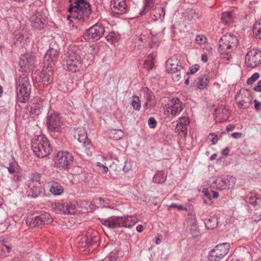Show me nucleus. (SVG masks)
Here are the masks:
<instances>
[{
  "instance_id": "45",
  "label": "nucleus",
  "mask_w": 261,
  "mask_h": 261,
  "mask_svg": "<svg viewBox=\"0 0 261 261\" xmlns=\"http://www.w3.org/2000/svg\"><path fill=\"white\" fill-rule=\"evenodd\" d=\"M132 106L135 110H139L141 108L139 98L137 96H133L132 101Z\"/></svg>"
},
{
  "instance_id": "35",
  "label": "nucleus",
  "mask_w": 261,
  "mask_h": 261,
  "mask_svg": "<svg viewBox=\"0 0 261 261\" xmlns=\"http://www.w3.org/2000/svg\"><path fill=\"white\" fill-rule=\"evenodd\" d=\"M132 168V164L130 161H126L123 164H118L116 170L118 171L122 170L124 172H127Z\"/></svg>"
},
{
  "instance_id": "43",
  "label": "nucleus",
  "mask_w": 261,
  "mask_h": 261,
  "mask_svg": "<svg viewBox=\"0 0 261 261\" xmlns=\"http://www.w3.org/2000/svg\"><path fill=\"white\" fill-rule=\"evenodd\" d=\"M150 34L149 31H145L142 33L139 37H138V40L142 43L146 44L150 40Z\"/></svg>"
},
{
  "instance_id": "24",
  "label": "nucleus",
  "mask_w": 261,
  "mask_h": 261,
  "mask_svg": "<svg viewBox=\"0 0 261 261\" xmlns=\"http://www.w3.org/2000/svg\"><path fill=\"white\" fill-rule=\"evenodd\" d=\"M190 121L189 119L186 116L182 117L179 118L178 123L176 125V129L178 131L180 130L187 135V130L188 125L189 124Z\"/></svg>"
},
{
  "instance_id": "4",
  "label": "nucleus",
  "mask_w": 261,
  "mask_h": 261,
  "mask_svg": "<svg viewBox=\"0 0 261 261\" xmlns=\"http://www.w3.org/2000/svg\"><path fill=\"white\" fill-rule=\"evenodd\" d=\"M51 220L50 215L48 213L38 211L28 216L26 223L32 227H35L41 225L49 224L51 222Z\"/></svg>"
},
{
  "instance_id": "58",
  "label": "nucleus",
  "mask_w": 261,
  "mask_h": 261,
  "mask_svg": "<svg viewBox=\"0 0 261 261\" xmlns=\"http://www.w3.org/2000/svg\"><path fill=\"white\" fill-rule=\"evenodd\" d=\"M154 105H155V103L154 102H153V101L150 102V101H147L145 102L144 107L145 108H146V109H150L151 108H153Z\"/></svg>"
},
{
  "instance_id": "22",
  "label": "nucleus",
  "mask_w": 261,
  "mask_h": 261,
  "mask_svg": "<svg viewBox=\"0 0 261 261\" xmlns=\"http://www.w3.org/2000/svg\"><path fill=\"white\" fill-rule=\"evenodd\" d=\"M215 112L217 117L221 118V121L224 122L226 121L230 115L229 109L228 107H226L223 105L218 106L215 110Z\"/></svg>"
},
{
  "instance_id": "11",
  "label": "nucleus",
  "mask_w": 261,
  "mask_h": 261,
  "mask_svg": "<svg viewBox=\"0 0 261 261\" xmlns=\"http://www.w3.org/2000/svg\"><path fill=\"white\" fill-rule=\"evenodd\" d=\"M53 75V67L47 65V67L44 68L39 73L38 76L36 77V80L43 85H48L51 83Z\"/></svg>"
},
{
  "instance_id": "23",
  "label": "nucleus",
  "mask_w": 261,
  "mask_h": 261,
  "mask_svg": "<svg viewBox=\"0 0 261 261\" xmlns=\"http://www.w3.org/2000/svg\"><path fill=\"white\" fill-rule=\"evenodd\" d=\"M123 227L131 228L138 221V219L136 216H128L122 217Z\"/></svg>"
},
{
  "instance_id": "14",
  "label": "nucleus",
  "mask_w": 261,
  "mask_h": 261,
  "mask_svg": "<svg viewBox=\"0 0 261 261\" xmlns=\"http://www.w3.org/2000/svg\"><path fill=\"white\" fill-rule=\"evenodd\" d=\"M101 223L110 228L123 227L122 217L112 216L107 219H100Z\"/></svg>"
},
{
  "instance_id": "10",
  "label": "nucleus",
  "mask_w": 261,
  "mask_h": 261,
  "mask_svg": "<svg viewBox=\"0 0 261 261\" xmlns=\"http://www.w3.org/2000/svg\"><path fill=\"white\" fill-rule=\"evenodd\" d=\"M46 124L49 130L60 132L62 130L63 124L59 115L57 113H53L47 117Z\"/></svg>"
},
{
  "instance_id": "62",
  "label": "nucleus",
  "mask_w": 261,
  "mask_h": 261,
  "mask_svg": "<svg viewBox=\"0 0 261 261\" xmlns=\"http://www.w3.org/2000/svg\"><path fill=\"white\" fill-rule=\"evenodd\" d=\"M171 105H181V103H180V100L177 98L172 99L171 101Z\"/></svg>"
},
{
  "instance_id": "31",
  "label": "nucleus",
  "mask_w": 261,
  "mask_h": 261,
  "mask_svg": "<svg viewBox=\"0 0 261 261\" xmlns=\"http://www.w3.org/2000/svg\"><path fill=\"white\" fill-rule=\"evenodd\" d=\"M92 244L91 240L87 237H83L79 243L78 247L79 248H83V251H86L89 249V247Z\"/></svg>"
},
{
  "instance_id": "29",
  "label": "nucleus",
  "mask_w": 261,
  "mask_h": 261,
  "mask_svg": "<svg viewBox=\"0 0 261 261\" xmlns=\"http://www.w3.org/2000/svg\"><path fill=\"white\" fill-rule=\"evenodd\" d=\"M155 58L156 56L153 54H151L148 55L144 63V65L145 68L148 70L152 69L154 67V61L155 59Z\"/></svg>"
},
{
  "instance_id": "57",
  "label": "nucleus",
  "mask_w": 261,
  "mask_h": 261,
  "mask_svg": "<svg viewBox=\"0 0 261 261\" xmlns=\"http://www.w3.org/2000/svg\"><path fill=\"white\" fill-rule=\"evenodd\" d=\"M203 39H206V38H205L203 35H199L196 36L195 41L197 43L201 44L203 42Z\"/></svg>"
},
{
  "instance_id": "16",
  "label": "nucleus",
  "mask_w": 261,
  "mask_h": 261,
  "mask_svg": "<svg viewBox=\"0 0 261 261\" xmlns=\"http://www.w3.org/2000/svg\"><path fill=\"white\" fill-rule=\"evenodd\" d=\"M35 58L34 56L30 54H25L22 56L19 62V65L22 70L27 68L31 69L34 66Z\"/></svg>"
},
{
  "instance_id": "1",
  "label": "nucleus",
  "mask_w": 261,
  "mask_h": 261,
  "mask_svg": "<svg viewBox=\"0 0 261 261\" xmlns=\"http://www.w3.org/2000/svg\"><path fill=\"white\" fill-rule=\"evenodd\" d=\"M70 5L68 8V12L70 14L67 16V19L72 18L75 19L86 21L91 14V6L85 0H74L73 3L69 0Z\"/></svg>"
},
{
  "instance_id": "53",
  "label": "nucleus",
  "mask_w": 261,
  "mask_h": 261,
  "mask_svg": "<svg viewBox=\"0 0 261 261\" xmlns=\"http://www.w3.org/2000/svg\"><path fill=\"white\" fill-rule=\"evenodd\" d=\"M118 250H116L115 252H111L110 255L109 261H120V258L117 255Z\"/></svg>"
},
{
  "instance_id": "52",
  "label": "nucleus",
  "mask_w": 261,
  "mask_h": 261,
  "mask_svg": "<svg viewBox=\"0 0 261 261\" xmlns=\"http://www.w3.org/2000/svg\"><path fill=\"white\" fill-rule=\"evenodd\" d=\"M200 68V66L198 64L193 65L187 72V75L193 74L196 72Z\"/></svg>"
},
{
  "instance_id": "17",
  "label": "nucleus",
  "mask_w": 261,
  "mask_h": 261,
  "mask_svg": "<svg viewBox=\"0 0 261 261\" xmlns=\"http://www.w3.org/2000/svg\"><path fill=\"white\" fill-rule=\"evenodd\" d=\"M76 205L72 203H64L56 204L55 208L63 213L65 215H72L76 212Z\"/></svg>"
},
{
  "instance_id": "21",
  "label": "nucleus",
  "mask_w": 261,
  "mask_h": 261,
  "mask_svg": "<svg viewBox=\"0 0 261 261\" xmlns=\"http://www.w3.org/2000/svg\"><path fill=\"white\" fill-rule=\"evenodd\" d=\"M65 63L63 66L65 69L72 72H76L80 71L82 68L83 63L78 62V61L71 60L70 59H64Z\"/></svg>"
},
{
  "instance_id": "6",
  "label": "nucleus",
  "mask_w": 261,
  "mask_h": 261,
  "mask_svg": "<svg viewBox=\"0 0 261 261\" xmlns=\"http://www.w3.org/2000/svg\"><path fill=\"white\" fill-rule=\"evenodd\" d=\"M230 244L224 243L217 245L210 252L208 258L210 261H220L228 253Z\"/></svg>"
},
{
  "instance_id": "27",
  "label": "nucleus",
  "mask_w": 261,
  "mask_h": 261,
  "mask_svg": "<svg viewBox=\"0 0 261 261\" xmlns=\"http://www.w3.org/2000/svg\"><path fill=\"white\" fill-rule=\"evenodd\" d=\"M205 227L207 229L212 230L215 228L218 224L217 218L215 216H213L207 220H205L204 222Z\"/></svg>"
},
{
  "instance_id": "54",
  "label": "nucleus",
  "mask_w": 261,
  "mask_h": 261,
  "mask_svg": "<svg viewBox=\"0 0 261 261\" xmlns=\"http://www.w3.org/2000/svg\"><path fill=\"white\" fill-rule=\"evenodd\" d=\"M172 208H176L178 210H187V209L181 204L172 203L168 206V209L170 210Z\"/></svg>"
},
{
  "instance_id": "56",
  "label": "nucleus",
  "mask_w": 261,
  "mask_h": 261,
  "mask_svg": "<svg viewBox=\"0 0 261 261\" xmlns=\"http://www.w3.org/2000/svg\"><path fill=\"white\" fill-rule=\"evenodd\" d=\"M256 199L257 198L255 197L251 196L249 199V203L254 206H255L258 204Z\"/></svg>"
},
{
  "instance_id": "32",
  "label": "nucleus",
  "mask_w": 261,
  "mask_h": 261,
  "mask_svg": "<svg viewBox=\"0 0 261 261\" xmlns=\"http://www.w3.org/2000/svg\"><path fill=\"white\" fill-rule=\"evenodd\" d=\"M29 34L26 31L22 30L15 34V37L20 43H25L27 40L29 39Z\"/></svg>"
},
{
  "instance_id": "39",
  "label": "nucleus",
  "mask_w": 261,
  "mask_h": 261,
  "mask_svg": "<svg viewBox=\"0 0 261 261\" xmlns=\"http://www.w3.org/2000/svg\"><path fill=\"white\" fill-rule=\"evenodd\" d=\"M253 31L256 37L261 39V19L255 22Z\"/></svg>"
},
{
  "instance_id": "47",
  "label": "nucleus",
  "mask_w": 261,
  "mask_h": 261,
  "mask_svg": "<svg viewBox=\"0 0 261 261\" xmlns=\"http://www.w3.org/2000/svg\"><path fill=\"white\" fill-rule=\"evenodd\" d=\"M41 178V174L38 172H35L30 175V179L32 182L39 181Z\"/></svg>"
},
{
  "instance_id": "19",
  "label": "nucleus",
  "mask_w": 261,
  "mask_h": 261,
  "mask_svg": "<svg viewBox=\"0 0 261 261\" xmlns=\"http://www.w3.org/2000/svg\"><path fill=\"white\" fill-rule=\"evenodd\" d=\"M42 19L41 14L38 12H36L30 18L31 26L35 30H41L43 29L45 25Z\"/></svg>"
},
{
  "instance_id": "38",
  "label": "nucleus",
  "mask_w": 261,
  "mask_h": 261,
  "mask_svg": "<svg viewBox=\"0 0 261 261\" xmlns=\"http://www.w3.org/2000/svg\"><path fill=\"white\" fill-rule=\"evenodd\" d=\"M181 105H171L167 108V112H170L172 115L175 116L181 112Z\"/></svg>"
},
{
  "instance_id": "26",
  "label": "nucleus",
  "mask_w": 261,
  "mask_h": 261,
  "mask_svg": "<svg viewBox=\"0 0 261 261\" xmlns=\"http://www.w3.org/2000/svg\"><path fill=\"white\" fill-rule=\"evenodd\" d=\"M49 191L55 195H60L63 193L64 188L60 184L57 182H52Z\"/></svg>"
},
{
  "instance_id": "59",
  "label": "nucleus",
  "mask_w": 261,
  "mask_h": 261,
  "mask_svg": "<svg viewBox=\"0 0 261 261\" xmlns=\"http://www.w3.org/2000/svg\"><path fill=\"white\" fill-rule=\"evenodd\" d=\"M210 135L213 136L211 141L212 142V144H215L218 141V136L214 133H210Z\"/></svg>"
},
{
  "instance_id": "63",
  "label": "nucleus",
  "mask_w": 261,
  "mask_h": 261,
  "mask_svg": "<svg viewBox=\"0 0 261 261\" xmlns=\"http://www.w3.org/2000/svg\"><path fill=\"white\" fill-rule=\"evenodd\" d=\"M227 38H228V37H227V34H226V35H224L220 38V42H224V43L229 44Z\"/></svg>"
},
{
  "instance_id": "13",
  "label": "nucleus",
  "mask_w": 261,
  "mask_h": 261,
  "mask_svg": "<svg viewBox=\"0 0 261 261\" xmlns=\"http://www.w3.org/2000/svg\"><path fill=\"white\" fill-rule=\"evenodd\" d=\"M81 50L80 48L75 45H70L67 48L66 52L64 55V59H70L76 60L82 63L81 56Z\"/></svg>"
},
{
  "instance_id": "3",
  "label": "nucleus",
  "mask_w": 261,
  "mask_h": 261,
  "mask_svg": "<svg viewBox=\"0 0 261 261\" xmlns=\"http://www.w3.org/2000/svg\"><path fill=\"white\" fill-rule=\"evenodd\" d=\"M17 97L20 102H25L30 96L31 85L28 76L25 73H22L16 79Z\"/></svg>"
},
{
  "instance_id": "41",
  "label": "nucleus",
  "mask_w": 261,
  "mask_h": 261,
  "mask_svg": "<svg viewBox=\"0 0 261 261\" xmlns=\"http://www.w3.org/2000/svg\"><path fill=\"white\" fill-rule=\"evenodd\" d=\"M43 195L42 188L41 187H33L30 192L29 195L33 198H37Z\"/></svg>"
},
{
  "instance_id": "33",
  "label": "nucleus",
  "mask_w": 261,
  "mask_h": 261,
  "mask_svg": "<svg viewBox=\"0 0 261 261\" xmlns=\"http://www.w3.org/2000/svg\"><path fill=\"white\" fill-rule=\"evenodd\" d=\"M166 179V176L163 171H158L154 175L153 181L156 184H162L165 181Z\"/></svg>"
},
{
  "instance_id": "7",
  "label": "nucleus",
  "mask_w": 261,
  "mask_h": 261,
  "mask_svg": "<svg viewBox=\"0 0 261 261\" xmlns=\"http://www.w3.org/2000/svg\"><path fill=\"white\" fill-rule=\"evenodd\" d=\"M236 100L240 109L245 110L252 105V97L249 92L246 90L240 91L236 96Z\"/></svg>"
},
{
  "instance_id": "55",
  "label": "nucleus",
  "mask_w": 261,
  "mask_h": 261,
  "mask_svg": "<svg viewBox=\"0 0 261 261\" xmlns=\"http://www.w3.org/2000/svg\"><path fill=\"white\" fill-rule=\"evenodd\" d=\"M148 124L150 128H154L156 127L157 122L154 118L150 117L148 119Z\"/></svg>"
},
{
  "instance_id": "5",
  "label": "nucleus",
  "mask_w": 261,
  "mask_h": 261,
  "mask_svg": "<svg viewBox=\"0 0 261 261\" xmlns=\"http://www.w3.org/2000/svg\"><path fill=\"white\" fill-rule=\"evenodd\" d=\"M105 32L104 27L100 24L96 23L86 30L83 37L88 42H94L99 40L103 36Z\"/></svg>"
},
{
  "instance_id": "2",
  "label": "nucleus",
  "mask_w": 261,
  "mask_h": 261,
  "mask_svg": "<svg viewBox=\"0 0 261 261\" xmlns=\"http://www.w3.org/2000/svg\"><path fill=\"white\" fill-rule=\"evenodd\" d=\"M32 149L38 158L47 156L51 150L49 142L44 135L37 136L32 140Z\"/></svg>"
},
{
  "instance_id": "34",
  "label": "nucleus",
  "mask_w": 261,
  "mask_h": 261,
  "mask_svg": "<svg viewBox=\"0 0 261 261\" xmlns=\"http://www.w3.org/2000/svg\"><path fill=\"white\" fill-rule=\"evenodd\" d=\"M77 140L84 145L88 144V137L86 132L84 129H80L77 132Z\"/></svg>"
},
{
  "instance_id": "60",
  "label": "nucleus",
  "mask_w": 261,
  "mask_h": 261,
  "mask_svg": "<svg viewBox=\"0 0 261 261\" xmlns=\"http://www.w3.org/2000/svg\"><path fill=\"white\" fill-rule=\"evenodd\" d=\"M253 90L256 92H261V81L257 82V85L254 87Z\"/></svg>"
},
{
  "instance_id": "12",
  "label": "nucleus",
  "mask_w": 261,
  "mask_h": 261,
  "mask_svg": "<svg viewBox=\"0 0 261 261\" xmlns=\"http://www.w3.org/2000/svg\"><path fill=\"white\" fill-rule=\"evenodd\" d=\"M59 51L57 48L49 47L44 57V63L49 67H54L58 61Z\"/></svg>"
},
{
  "instance_id": "50",
  "label": "nucleus",
  "mask_w": 261,
  "mask_h": 261,
  "mask_svg": "<svg viewBox=\"0 0 261 261\" xmlns=\"http://www.w3.org/2000/svg\"><path fill=\"white\" fill-rule=\"evenodd\" d=\"M17 166V164L14 162H11L9 164V166L6 167V168L8 169V171L11 174H13L15 172L16 168Z\"/></svg>"
},
{
  "instance_id": "44",
  "label": "nucleus",
  "mask_w": 261,
  "mask_h": 261,
  "mask_svg": "<svg viewBox=\"0 0 261 261\" xmlns=\"http://www.w3.org/2000/svg\"><path fill=\"white\" fill-rule=\"evenodd\" d=\"M106 39L108 41L114 43L117 41L118 37L115 32L112 31L106 37Z\"/></svg>"
},
{
  "instance_id": "42",
  "label": "nucleus",
  "mask_w": 261,
  "mask_h": 261,
  "mask_svg": "<svg viewBox=\"0 0 261 261\" xmlns=\"http://www.w3.org/2000/svg\"><path fill=\"white\" fill-rule=\"evenodd\" d=\"M142 92L144 93V96L146 99L147 101H152L154 96L153 95L152 91L148 88L145 87L142 90Z\"/></svg>"
},
{
  "instance_id": "9",
  "label": "nucleus",
  "mask_w": 261,
  "mask_h": 261,
  "mask_svg": "<svg viewBox=\"0 0 261 261\" xmlns=\"http://www.w3.org/2000/svg\"><path fill=\"white\" fill-rule=\"evenodd\" d=\"M247 66L254 68L261 64V51L258 49H252L248 51L245 56Z\"/></svg>"
},
{
  "instance_id": "51",
  "label": "nucleus",
  "mask_w": 261,
  "mask_h": 261,
  "mask_svg": "<svg viewBox=\"0 0 261 261\" xmlns=\"http://www.w3.org/2000/svg\"><path fill=\"white\" fill-rule=\"evenodd\" d=\"M151 4H152L150 3L144 2V6L143 9L140 12V15L141 16L145 15L149 10Z\"/></svg>"
},
{
  "instance_id": "30",
  "label": "nucleus",
  "mask_w": 261,
  "mask_h": 261,
  "mask_svg": "<svg viewBox=\"0 0 261 261\" xmlns=\"http://www.w3.org/2000/svg\"><path fill=\"white\" fill-rule=\"evenodd\" d=\"M221 22L227 25H229L233 22V17L232 13L230 12H225L222 13Z\"/></svg>"
},
{
  "instance_id": "40",
  "label": "nucleus",
  "mask_w": 261,
  "mask_h": 261,
  "mask_svg": "<svg viewBox=\"0 0 261 261\" xmlns=\"http://www.w3.org/2000/svg\"><path fill=\"white\" fill-rule=\"evenodd\" d=\"M111 138L115 140H119L123 137V133L120 129H113L110 133Z\"/></svg>"
},
{
  "instance_id": "20",
  "label": "nucleus",
  "mask_w": 261,
  "mask_h": 261,
  "mask_svg": "<svg viewBox=\"0 0 261 261\" xmlns=\"http://www.w3.org/2000/svg\"><path fill=\"white\" fill-rule=\"evenodd\" d=\"M111 5L112 10L115 13L124 14L128 10L125 0H112Z\"/></svg>"
},
{
  "instance_id": "15",
  "label": "nucleus",
  "mask_w": 261,
  "mask_h": 261,
  "mask_svg": "<svg viewBox=\"0 0 261 261\" xmlns=\"http://www.w3.org/2000/svg\"><path fill=\"white\" fill-rule=\"evenodd\" d=\"M236 182L235 177L230 175H227L221 179V180H218L216 183L218 189L223 190L226 189H232L234 187Z\"/></svg>"
},
{
  "instance_id": "49",
  "label": "nucleus",
  "mask_w": 261,
  "mask_h": 261,
  "mask_svg": "<svg viewBox=\"0 0 261 261\" xmlns=\"http://www.w3.org/2000/svg\"><path fill=\"white\" fill-rule=\"evenodd\" d=\"M259 77V74L257 72H255L252 75V76L248 78L247 83L248 85L252 84L255 81H256Z\"/></svg>"
},
{
  "instance_id": "25",
  "label": "nucleus",
  "mask_w": 261,
  "mask_h": 261,
  "mask_svg": "<svg viewBox=\"0 0 261 261\" xmlns=\"http://www.w3.org/2000/svg\"><path fill=\"white\" fill-rule=\"evenodd\" d=\"M42 110V105L38 102L33 103L32 106H29L27 107V110L30 112V115L32 116V117L38 116L41 113Z\"/></svg>"
},
{
  "instance_id": "28",
  "label": "nucleus",
  "mask_w": 261,
  "mask_h": 261,
  "mask_svg": "<svg viewBox=\"0 0 261 261\" xmlns=\"http://www.w3.org/2000/svg\"><path fill=\"white\" fill-rule=\"evenodd\" d=\"M183 14L185 19L190 21L196 20L199 17V13H197L194 9H188Z\"/></svg>"
},
{
  "instance_id": "37",
  "label": "nucleus",
  "mask_w": 261,
  "mask_h": 261,
  "mask_svg": "<svg viewBox=\"0 0 261 261\" xmlns=\"http://www.w3.org/2000/svg\"><path fill=\"white\" fill-rule=\"evenodd\" d=\"M199 81L198 83V87L200 89H203L205 88L208 83L209 82V76L207 75H204L199 77Z\"/></svg>"
},
{
  "instance_id": "64",
  "label": "nucleus",
  "mask_w": 261,
  "mask_h": 261,
  "mask_svg": "<svg viewBox=\"0 0 261 261\" xmlns=\"http://www.w3.org/2000/svg\"><path fill=\"white\" fill-rule=\"evenodd\" d=\"M202 193H204V195L206 196L208 199H211V195L209 193L208 189H203L202 191Z\"/></svg>"
},
{
  "instance_id": "8",
  "label": "nucleus",
  "mask_w": 261,
  "mask_h": 261,
  "mask_svg": "<svg viewBox=\"0 0 261 261\" xmlns=\"http://www.w3.org/2000/svg\"><path fill=\"white\" fill-rule=\"evenodd\" d=\"M73 162V157L71 153L68 152H59L56 159V164L59 167L68 169L71 166Z\"/></svg>"
},
{
  "instance_id": "48",
  "label": "nucleus",
  "mask_w": 261,
  "mask_h": 261,
  "mask_svg": "<svg viewBox=\"0 0 261 261\" xmlns=\"http://www.w3.org/2000/svg\"><path fill=\"white\" fill-rule=\"evenodd\" d=\"M182 69H178L177 71H173V72H170V73L172 75V79L174 81H178L180 79L181 75V71Z\"/></svg>"
},
{
  "instance_id": "36",
  "label": "nucleus",
  "mask_w": 261,
  "mask_h": 261,
  "mask_svg": "<svg viewBox=\"0 0 261 261\" xmlns=\"http://www.w3.org/2000/svg\"><path fill=\"white\" fill-rule=\"evenodd\" d=\"M228 45H230V49L236 48L238 45V40L236 36L231 34H227Z\"/></svg>"
},
{
  "instance_id": "46",
  "label": "nucleus",
  "mask_w": 261,
  "mask_h": 261,
  "mask_svg": "<svg viewBox=\"0 0 261 261\" xmlns=\"http://www.w3.org/2000/svg\"><path fill=\"white\" fill-rule=\"evenodd\" d=\"M219 50L220 52L231 50L230 48V45L227 44L226 43H224V42H220V41H219Z\"/></svg>"
},
{
  "instance_id": "18",
  "label": "nucleus",
  "mask_w": 261,
  "mask_h": 261,
  "mask_svg": "<svg viewBox=\"0 0 261 261\" xmlns=\"http://www.w3.org/2000/svg\"><path fill=\"white\" fill-rule=\"evenodd\" d=\"M166 68L168 73H170L178 69H183L184 67L181 62L177 57H172L167 60Z\"/></svg>"
},
{
  "instance_id": "61",
  "label": "nucleus",
  "mask_w": 261,
  "mask_h": 261,
  "mask_svg": "<svg viewBox=\"0 0 261 261\" xmlns=\"http://www.w3.org/2000/svg\"><path fill=\"white\" fill-rule=\"evenodd\" d=\"M254 107L256 110H259L260 109L261 107V102H259L256 99H255L254 100Z\"/></svg>"
}]
</instances>
